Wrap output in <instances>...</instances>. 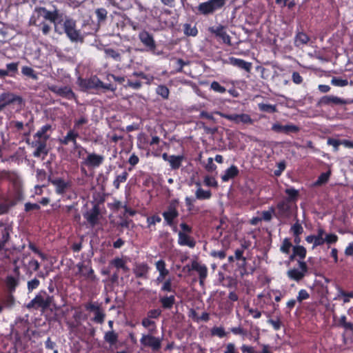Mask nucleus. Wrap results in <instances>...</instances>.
I'll list each match as a JSON object with an SVG mask.
<instances>
[{
  "mask_svg": "<svg viewBox=\"0 0 353 353\" xmlns=\"http://www.w3.org/2000/svg\"><path fill=\"white\" fill-rule=\"evenodd\" d=\"M299 264L301 271L297 269H292L288 270L287 272L289 278L296 281H301L307 272V266L305 262L299 261Z\"/></svg>",
  "mask_w": 353,
  "mask_h": 353,
  "instance_id": "17",
  "label": "nucleus"
},
{
  "mask_svg": "<svg viewBox=\"0 0 353 353\" xmlns=\"http://www.w3.org/2000/svg\"><path fill=\"white\" fill-rule=\"evenodd\" d=\"M178 205L179 202L176 200H174L170 203L167 210L163 213L165 221H173L178 216Z\"/></svg>",
  "mask_w": 353,
  "mask_h": 353,
  "instance_id": "20",
  "label": "nucleus"
},
{
  "mask_svg": "<svg viewBox=\"0 0 353 353\" xmlns=\"http://www.w3.org/2000/svg\"><path fill=\"white\" fill-rule=\"evenodd\" d=\"M19 62H11L7 63L6 69H0V79H4L7 77L14 78L18 74Z\"/></svg>",
  "mask_w": 353,
  "mask_h": 353,
  "instance_id": "19",
  "label": "nucleus"
},
{
  "mask_svg": "<svg viewBox=\"0 0 353 353\" xmlns=\"http://www.w3.org/2000/svg\"><path fill=\"white\" fill-rule=\"evenodd\" d=\"M292 203L283 199L278 203L276 205L277 213L281 218L287 217L291 210Z\"/></svg>",
  "mask_w": 353,
  "mask_h": 353,
  "instance_id": "21",
  "label": "nucleus"
},
{
  "mask_svg": "<svg viewBox=\"0 0 353 353\" xmlns=\"http://www.w3.org/2000/svg\"><path fill=\"white\" fill-rule=\"evenodd\" d=\"M184 33L187 36L195 37L198 34V30L196 26H192L189 23L184 25Z\"/></svg>",
  "mask_w": 353,
  "mask_h": 353,
  "instance_id": "47",
  "label": "nucleus"
},
{
  "mask_svg": "<svg viewBox=\"0 0 353 353\" xmlns=\"http://www.w3.org/2000/svg\"><path fill=\"white\" fill-rule=\"evenodd\" d=\"M21 73L23 76L29 77L33 80L38 79V75L37 72L31 68L27 65L21 68Z\"/></svg>",
  "mask_w": 353,
  "mask_h": 353,
  "instance_id": "38",
  "label": "nucleus"
},
{
  "mask_svg": "<svg viewBox=\"0 0 353 353\" xmlns=\"http://www.w3.org/2000/svg\"><path fill=\"white\" fill-rule=\"evenodd\" d=\"M19 200V197L17 198H10L7 197L4 199V201L0 203V214H5L8 212V210L15 205L17 201Z\"/></svg>",
  "mask_w": 353,
  "mask_h": 353,
  "instance_id": "26",
  "label": "nucleus"
},
{
  "mask_svg": "<svg viewBox=\"0 0 353 353\" xmlns=\"http://www.w3.org/2000/svg\"><path fill=\"white\" fill-rule=\"evenodd\" d=\"M159 301L164 309H170L175 303V298L173 295L170 296H163L160 298Z\"/></svg>",
  "mask_w": 353,
  "mask_h": 353,
  "instance_id": "35",
  "label": "nucleus"
},
{
  "mask_svg": "<svg viewBox=\"0 0 353 353\" xmlns=\"http://www.w3.org/2000/svg\"><path fill=\"white\" fill-rule=\"evenodd\" d=\"M218 114L221 117L224 118L230 121H232L237 125H252L254 123V120L248 114H228L219 112H218Z\"/></svg>",
  "mask_w": 353,
  "mask_h": 353,
  "instance_id": "7",
  "label": "nucleus"
},
{
  "mask_svg": "<svg viewBox=\"0 0 353 353\" xmlns=\"http://www.w3.org/2000/svg\"><path fill=\"white\" fill-rule=\"evenodd\" d=\"M140 343L143 346L150 347L153 351H159L161 347V340L150 334H143Z\"/></svg>",
  "mask_w": 353,
  "mask_h": 353,
  "instance_id": "12",
  "label": "nucleus"
},
{
  "mask_svg": "<svg viewBox=\"0 0 353 353\" xmlns=\"http://www.w3.org/2000/svg\"><path fill=\"white\" fill-rule=\"evenodd\" d=\"M291 247L292 243H290V241L288 239H285L281 247V250L285 254H288L290 252V249Z\"/></svg>",
  "mask_w": 353,
  "mask_h": 353,
  "instance_id": "63",
  "label": "nucleus"
},
{
  "mask_svg": "<svg viewBox=\"0 0 353 353\" xmlns=\"http://www.w3.org/2000/svg\"><path fill=\"white\" fill-rule=\"evenodd\" d=\"M59 17V12L57 9L50 11L44 7H36L30 19V26H34L41 30L44 35H48L50 30V25L47 22L56 24Z\"/></svg>",
  "mask_w": 353,
  "mask_h": 353,
  "instance_id": "1",
  "label": "nucleus"
},
{
  "mask_svg": "<svg viewBox=\"0 0 353 353\" xmlns=\"http://www.w3.org/2000/svg\"><path fill=\"white\" fill-rule=\"evenodd\" d=\"M88 123V118L82 115L79 119H77L74 121V126L73 128L78 131L80 129L81 126L83 125H85Z\"/></svg>",
  "mask_w": 353,
  "mask_h": 353,
  "instance_id": "45",
  "label": "nucleus"
},
{
  "mask_svg": "<svg viewBox=\"0 0 353 353\" xmlns=\"http://www.w3.org/2000/svg\"><path fill=\"white\" fill-rule=\"evenodd\" d=\"M277 169L274 171V174L276 176H279L286 168V163L285 161L279 162L276 165Z\"/></svg>",
  "mask_w": 353,
  "mask_h": 353,
  "instance_id": "55",
  "label": "nucleus"
},
{
  "mask_svg": "<svg viewBox=\"0 0 353 353\" xmlns=\"http://www.w3.org/2000/svg\"><path fill=\"white\" fill-rule=\"evenodd\" d=\"M95 14L97 15L98 21L102 22L106 19L108 12L105 8H97L95 10Z\"/></svg>",
  "mask_w": 353,
  "mask_h": 353,
  "instance_id": "48",
  "label": "nucleus"
},
{
  "mask_svg": "<svg viewBox=\"0 0 353 353\" xmlns=\"http://www.w3.org/2000/svg\"><path fill=\"white\" fill-rule=\"evenodd\" d=\"M49 90L54 94L68 100L76 99L77 96L70 86L59 87L56 85L49 86Z\"/></svg>",
  "mask_w": 353,
  "mask_h": 353,
  "instance_id": "11",
  "label": "nucleus"
},
{
  "mask_svg": "<svg viewBox=\"0 0 353 353\" xmlns=\"http://www.w3.org/2000/svg\"><path fill=\"white\" fill-rule=\"evenodd\" d=\"M210 88L215 92L220 94H223L226 92V88L216 81H214L211 83Z\"/></svg>",
  "mask_w": 353,
  "mask_h": 353,
  "instance_id": "49",
  "label": "nucleus"
},
{
  "mask_svg": "<svg viewBox=\"0 0 353 353\" xmlns=\"http://www.w3.org/2000/svg\"><path fill=\"white\" fill-rule=\"evenodd\" d=\"M138 37L147 51L154 52L157 48V44L152 34L143 30L139 32Z\"/></svg>",
  "mask_w": 353,
  "mask_h": 353,
  "instance_id": "9",
  "label": "nucleus"
},
{
  "mask_svg": "<svg viewBox=\"0 0 353 353\" xmlns=\"http://www.w3.org/2000/svg\"><path fill=\"white\" fill-rule=\"evenodd\" d=\"M178 243L181 245H187L190 248H194L196 245V242L190 236V233L179 232Z\"/></svg>",
  "mask_w": 353,
  "mask_h": 353,
  "instance_id": "27",
  "label": "nucleus"
},
{
  "mask_svg": "<svg viewBox=\"0 0 353 353\" xmlns=\"http://www.w3.org/2000/svg\"><path fill=\"white\" fill-rule=\"evenodd\" d=\"M285 192L288 195V197L285 199V200L291 203L297 201L299 196V192L297 190H295L293 188H287L285 189Z\"/></svg>",
  "mask_w": 353,
  "mask_h": 353,
  "instance_id": "33",
  "label": "nucleus"
},
{
  "mask_svg": "<svg viewBox=\"0 0 353 353\" xmlns=\"http://www.w3.org/2000/svg\"><path fill=\"white\" fill-rule=\"evenodd\" d=\"M149 266L146 263H136L133 268V272L137 278L148 277Z\"/></svg>",
  "mask_w": 353,
  "mask_h": 353,
  "instance_id": "23",
  "label": "nucleus"
},
{
  "mask_svg": "<svg viewBox=\"0 0 353 353\" xmlns=\"http://www.w3.org/2000/svg\"><path fill=\"white\" fill-rule=\"evenodd\" d=\"M104 52L108 57H110L115 61L121 60V54L117 50L112 48H106Z\"/></svg>",
  "mask_w": 353,
  "mask_h": 353,
  "instance_id": "46",
  "label": "nucleus"
},
{
  "mask_svg": "<svg viewBox=\"0 0 353 353\" xmlns=\"http://www.w3.org/2000/svg\"><path fill=\"white\" fill-rule=\"evenodd\" d=\"M49 181L55 188V192L59 195H63L71 188V181H65L63 178L56 177L51 179L49 177Z\"/></svg>",
  "mask_w": 353,
  "mask_h": 353,
  "instance_id": "10",
  "label": "nucleus"
},
{
  "mask_svg": "<svg viewBox=\"0 0 353 353\" xmlns=\"http://www.w3.org/2000/svg\"><path fill=\"white\" fill-rule=\"evenodd\" d=\"M210 33L214 34L216 38L221 39L224 43L231 45V38L225 31V27L223 25L212 26L208 28Z\"/></svg>",
  "mask_w": 353,
  "mask_h": 353,
  "instance_id": "13",
  "label": "nucleus"
},
{
  "mask_svg": "<svg viewBox=\"0 0 353 353\" xmlns=\"http://www.w3.org/2000/svg\"><path fill=\"white\" fill-rule=\"evenodd\" d=\"M310 41L309 36L303 32H298L295 36V46L299 47L307 44Z\"/></svg>",
  "mask_w": 353,
  "mask_h": 353,
  "instance_id": "34",
  "label": "nucleus"
},
{
  "mask_svg": "<svg viewBox=\"0 0 353 353\" xmlns=\"http://www.w3.org/2000/svg\"><path fill=\"white\" fill-rule=\"evenodd\" d=\"M258 106L259 110L261 112L268 113H274L277 112L276 106L275 105L261 103L258 104Z\"/></svg>",
  "mask_w": 353,
  "mask_h": 353,
  "instance_id": "44",
  "label": "nucleus"
},
{
  "mask_svg": "<svg viewBox=\"0 0 353 353\" xmlns=\"http://www.w3.org/2000/svg\"><path fill=\"white\" fill-rule=\"evenodd\" d=\"M63 28L60 30L58 27V24H55L54 30L59 34L65 33L67 37L72 42H83V36L81 34V30L77 28L76 21L70 18H66L63 21Z\"/></svg>",
  "mask_w": 353,
  "mask_h": 353,
  "instance_id": "2",
  "label": "nucleus"
},
{
  "mask_svg": "<svg viewBox=\"0 0 353 353\" xmlns=\"http://www.w3.org/2000/svg\"><path fill=\"white\" fill-rule=\"evenodd\" d=\"M10 228L1 223L0 225V241L6 243L10 238Z\"/></svg>",
  "mask_w": 353,
  "mask_h": 353,
  "instance_id": "42",
  "label": "nucleus"
},
{
  "mask_svg": "<svg viewBox=\"0 0 353 353\" xmlns=\"http://www.w3.org/2000/svg\"><path fill=\"white\" fill-rule=\"evenodd\" d=\"M79 137V133L77 130L72 128L68 131L66 135L59 140L61 144L67 145L70 143L75 142V140Z\"/></svg>",
  "mask_w": 353,
  "mask_h": 353,
  "instance_id": "24",
  "label": "nucleus"
},
{
  "mask_svg": "<svg viewBox=\"0 0 353 353\" xmlns=\"http://www.w3.org/2000/svg\"><path fill=\"white\" fill-rule=\"evenodd\" d=\"M14 296L10 294H8L3 300V305L6 307H10L14 305Z\"/></svg>",
  "mask_w": 353,
  "mask_h": 353,
  "instance_id": "60",
  "label": "nucleus"
},
{
  "mask_svg": "<svg viewBox=\"0 0 353 353\" xmlns=\"http://www.w3.org/2000/svg\"><path fill=\"white\" fill-rule=\"evenodd\" d=\"M105 316V314L100 308L94 312V317L93 318V321L96 323L102 324L104 321Z\"/></svg>",
  "mask_w": 353,
  "mask_h": 353,
  "instance_id": "54",
  "label": "nucleus"
},
{
  "mask_svg": "<svg viewBox=\"0 0 353 353\" xmlns=\"http://www.w3.org/2000/svg\"><path fill=\"white\" fill-rule=\"evenodd\" d=\"M156 268L159 272V275L157 279V282L161 283L169 274V271L165 268V263L163 260L158 261L156 263Z\"/></svg>",
  "mask_w": 353,
  "mask_h": 353,
  "instance_id": "28",
  "label": "nucleus"
},
{
  "mask_svg": "<svg viewBox=\"0 0 353 353\" xmlns=\"http://www.w3.org/2000/svg\"><path fill=\"white\" fill-rule=\"evenodd\" d=\"M52 130V126L51 124L47 123L43 125L34 135V138H41L46 141H48L50 137V134H48V132Z\"/></svg>",
  "mask_w": 353,
  "mask_h": 353,
  "instance_id": "29",
  "label": "nucleus"
},
{
  "mask_svg": "<svg viewBox=\"0 0 353 353\" xmlns=\"http://www.w3.org/2000/svg\"><path fill=\"white\" fill-rule=\"evenodd\" d=\"M230 63L234 66H236L240 69H243L248 72H250L252 70V63L245 61L243 59L236 58V57H230Z\"/></svg>",
  "mask_w": 353,
  "mask_h": 353,
  "instance_id": "22",
  "label": "nucleus"
},
{
  "mask_svg": "<svg viewBox=\"0 0 353 353\" xmlns=\"http://www.w3.org/2000/svg\"><path fill=\"white\" fill-rule=\"evenodd\" d=\"M331 83L334 86L344 87L348 85V81L339 77H333Z\"/></svg>",
  "mask_w": 353,
  "mask_h": 353,
  "instance_id": "52",
  "label": "nucleus"
},
{
  "mask_svg": "<svg viewBox=\"0 0 353 353\" xmlns=\"http://www.w3.org/2000/svg\"><path fill=\"white\" fill-rule=\"evenodd\" d=\"M119 334L114 331H108L104 334V341L108 343L110 346L114 345L118 342Z\"/></svg>",
  "mask_w": 353,
  "mask_h": 353,
  "instance_id": "32",
  "label": "nucleus"
},
{
  "mask_svg": "<svg viewBox=\"0 0 353 353\" xmlns=\"http://www.w3.org/2000/svg\"><path fill=\"white\" fill-rule=\"evenodd\" d=\"M331 175V171L328 170L325 172H322L318 177L317 180L314 182V185L321 186L325 184L328 181Z\"/></svg>",
  "mask_w": 353,
  "mask_h": 353,
  "instance_id": "40",
  "label": "nucleus"
},
{
  "mask_svg": "<svg viewBox=\"0 0 353 353\" xmlns=\"http://www.w3.org/2000/svg\"><path fill=\"white\" fill-rule=\"evenodd\" d=\"M196 199L199 200L209 199L212 196L210 190H204L201 188H199L195 192Z\"/></svg>",
  "mask_w": 353,
  "mask_h": 353,
  "instance_id": "39",
  "label": "nucleus"
},
{
  "mask_svg": "<svg viewBox=\"0 0 353 353\" xmlns=\"http://www.w3.org/2000/svg\"><path fill=\"white\" fill-rule=\"evenodd\" d=\"M353 103V99H342L334 95H325L320 98L317 105L319 106H338Z\"/></svg>",
  "mask_w": 353,
  "mask_h": 353,
  "instance_id": "6",
  "label": "nucleus"
},
{
  "mask_svg": "<svg viewBox=\"0 0 353 353\" xmlns=\"http://www.w3.org/2000/svg\"><path fill=\"white\" fill-rule=\"evenodd\" d=\"M184 155H171L169 161V164L172 170H176L180 168L182 165V162L184 161Z\"/></svg>",
  "mask_w": 353,
  "mask_h": 353,
  "instance_id": "31",
  "label": "nucleus"
},
{
  "mask_svg": "<svg viewBox=\"0 0 353 353\" xmlns=\"http://www.w3.org/2000/svg\"><path fill=\"white\" fill-rule=\"evenodd\" d=\"M53 301L54 297L52 296L47 295L46 297H45L42 294V292H41L27 304L26 307L29 310H38L41 308L42 311H45L52 304Z\"/></svg>",
  "mask_w": 353,
  "mask_h": 353,
  "instance_id": "5",
  "label": "nucleus"
},
{
  "mask_svg": "<svg viewBox=\"0 0 353 353\" xmlns=\"http://www.w3.org/2000/svg\"><path fill=\"white\" fill-rule=\"evenodd\" d=\"M125 262L121 258H115L110 261V264L114 265L116 268L120 269L123 268Z\"/></svg>",
  "mask_w": 353,
  "mask_h": 353,
  "instance_id": "62",
  "label": "nucleus"
},
{
  "mask_svg": "<svg viewBox=\"0 0 353 353\" xmlns=\"http://www.w3.org/2000/svg\"><path fill=\"white\" fill-rule=\"evenodd\" d=\"M204 183L205 185L209 186V187L216 188L218 186V183L216 181V179L213 177H210L208 176L205 177Z\"/></svg>",
  "mask_w": 353,
  "mask_h": 353,
  "instance_id": "61",
  "label": "nucleus"
},
{
  "mask_svg": "<svg viewBox=\"0 0 353 353\" xmlns=\"http://www.w3.org/2000/svg\"><path fill=\"white\" fill-rule=\"evenodd\" d=\"M128 177V173L126 171L123 172L121 174L117 175L113 181L114 187L118 190L120 188V184L126 181Z\"/></svg>",
  "mask_w": 353,
  "mask_h": 353,
  "instance_id": "41",
  "label": "nucleus"
},
{
  "mask_svg": "<svg viewBox=\"0 0 353 353\" xmlns=\"http://www.w3.org/2000/svg\"><path fill=\"white\" fill-rule=\"evenodd\" d=\"M291 230L292 231L294 236H299L303 232V227L298 223L296 222L291 228Z\"/></svg>",
  "mask_w": 353,
  "mask_h": 353,
  "instance_id": "57",
  "label": "nucleus"
},
{
  "mask_svg": "<svg viewBox=\"0 0 353 353\" xmlns=\"http://www.w3.org/2000/svg\"><path fill=\"white\" fill-rule=\"evenodd\" d=\"M109 205L110 208L113 210L114 212L121 216L122 215V216H121V218L123 219L122 221H125L124 219L134 216L137 212L136 210L119 201H114L112 203L109 204Z\"/></svg>",
  "mask_w": 353,
  "mask_h": 353,
  "instance_id": "8",
  "label": "nucleus"
},
{
  "mask_svg": "<svg viewBox=\"0 0 353 353\" xmlns=\"http://www.w3.org/2000/svg\"><path fill=\"white\" fill-rule=\"evenodd\" d=\"M104 161V157L102 155L96 153H89L82 163L88 167L98 168Z\"/></svg>",
  "mask_w": 353,
  "mask_h": 353,
  "instance_id": "18",
  "label": "nucleus"
},
{
  "mask_svg": "<svg viewBox=\"0 0 353 353\" xmlns=\"http://www.w3.org/2000/svg\"><path fill=\"white\" fill-rule=\"evenodd\" d=\"M271 130L276 133H283L285 134H296L300 131V128L292 123L283 125L280 123H274Z\"/></svg>",
  "mask_w": 353,
  "mask_h": 353,
  "instance_id": "15",
  "label": "nucleus"
},
{
  "mask_svg": "<svg viewBox=\"0 0 353 353\" xmlns=\"http://www.w3.org/2000/svg\"><path fill=\"white\" fill-rule=\"evenodd\" d=\"M273 212V210L263 211L262 212V217H253L250 221H262V219H263L264 221H270L272 219Z\"/></svg>",
  "mask_w": 353,
  "mask_h": 353,
  "instance_id": "53",
  "label": "nucleus"
},
{
  "mask_svg": "<svg viewBox=\"0 0 353 353\" xmlns=\"http://www.w3.org/2000/svg\"><path fill=\"white\" fill-rule=\"evenodd\" d=\"M294 255L299 256L301 259H303L306 255V250L304 247L296 245L293 248Z\"/></svg>",
  "mask_w": 353,
  "mask_h": 353,
  "instance_id": "50",
  "label": "nucleus"
},
{
  "mask_svg": "<svg viewBox=\"0 0 353 353\" xmlns=\"http://www.w3.org/2000/svg\"><path fill=\"white\" fill-rule=\"evenodd\" d=\"M48 150H46V145L35 148V150L33 152L34 157H40L41 154L46 155Z\"/></svg>",
  "mask_w": 353,
  "mask_h": 353,
  "instance_id": "56",
  "label": "nucleus"
},
{
  "mask_svg": "<svg viewBox=\"0 0 353 353\" xmlns=\"http://www.w3.org/2000/svg\"><path fill=\"white\" fill-rule=\"evenodd\" d=\"M127 85L132 89L139 90L141 88L142 83L139 80L132 81V79H128Z\"/></svg>",
  "mask_w": 353,
  "mask_h": 353,
  "instance_id": "59",
  "label": "nucleus"
},
{
  "mask_svg": "<svg viewBox=\"0 0 353 353\" xmlns=\"http://www.w3.org/2000/svg\"><path fill=\"white\" fill-rule=\"evenodd\" d=\"M228 0H208L199 4L197 10L199 14L203 15L212 14L216 11L221 10L226 3Z\"/></svg>",
  "mask_w": 353,
  "mask_h": 353,
  "instance_id": "4",
  "label": "nucleus"
},
{
  "mask_svg": "<svg viewBox=\"0 0 353 353\" xmlns=\"http://www.w3.org/2000/svg\"><path fill=\"white\" fill-rule=\"evenodd\" d=\"M212 334L213 335H216L219 337H224L226 336V332L225 330L222 327H216L212 330Z\"/></svg>",
  "mask_w": 353,
  "mask_h": 353,
  "instance_id": "64",
  "label": "nucleus"
},
{
  "mask_svg": "<svg viewBox=\"0 0 353 353\" xmlns=\"http://www.w3.org/2000/svg\"><path fill=\"white\" fill-rule=\"evenodd\" d=\"M77 267L79 268V273L81 274L82 276H85V278L90 279L92 280L95 279L94 270L90 266L79 263L77 265Z\"/></svg>",
  "mask_w": 353,
  "mask_h": 353,
  "instance_id": "30",
  "label": "nucleus"
},
{
  "mask_svg": "<svg viewBox=\"0 0 353 353\" xmlns=\"http://www.w3.org/2000/svg\"><path fill=\"white\" fill-rule=\"evenodd\" d=\"M78 81L79 86L84 90H99V85H102V81L97 76L89 79L79 78Z\"/></svg>",
  "mask_w": 353,
  "mask_h": 353,
  "instance_id": "14",
  "label": "nucleus"
},
{
  "mask_svg": "<svg viewBox=\"0 0 353 353\" xmlns=\"http://www.w3.org/2000/svg\"><path fill=\"white\" fill-rule=\"evenodd\" d=\"M39 281L36 278L29 281L27 283L28 291L32 292L33 290L37 288L38 286L39 285Z\"/></svg>",
  "mask_w": 353,
  "mask_h": 353,
  "instance_id": "58",
  "label": "nucleus"
},
{
  "mask_svg": "<svg viewBox=\"0 0 353 353\" xmlns=\"http://www.w3.org/2000/svg\"><path fill=\"white\" fill-rule=\"evenodd\" d=\"M239 174V170L235 165H232L230 168L225 170L224 174L221 176V180L223 182H227L230 179L236 177Z\"/></svg>",
  "mask_w": 353,
  "mask_h": 353,
  "instance_id": "25",
  "label": "nucleus"
},
{
  "mask_svg": "<svg viewBox=\"0 0 353 353\" xmlns=\"http://www.w3.org/2000/svg\"><path fill=\"white\" fill-rule=\"evenodd\" d=\"M23 99L13 92H5L0 94V112L7 107H12L17 110H21L23 105Z\"/></svg>",
  "mask_w": 353,
  "mask_h": 353,
  "instance_id": "3",
  "label": "nucleus"
},
{
  "mask_svg": "<svg viewBox=\"0 0 353 353\" xmlns=\"http://www.w3.org/2000/svg\"><path fill=\"white\" fill-rule=\"evenodd\" d=\"M6 284L10 293H12L15 290L16 287L18 285L19 279L12 276H8L6 277Z\"/></svg>",
  "mask_w": 353,
  "mask_h": 353,
  "instance_id": "36",
  "label": "nucleus"
},
{
  "mask_svg": "<svg viewBox=\"0 0 353 353\" xmlns=\"http://www.w3.org/2000/svg\"><path fill=\"white\" fill-rule=\"evenodd\" d=\"M325 235V232L322 229H319L318 231V234L315 236V241H314V246H318L323 245L325 243V237L323 236Z\"/></svg>",
  "mask_w": 353,
  "mask_h": 353,
  "instance_id": "51",
  "label": "nucleus"
},
{
  "mask_svg": "<svg viewBox=\"0 0 353 353\" xmlns=\"http://www.w3.org/2000/svg\"><path fill=\"white\" fill-rule=\"evenodd\" d=\"M155 92L157 94L160 96L163 99H168L170 95V90L166 85H159L157 87Z\"/></svg>",
  "mask_w": 353,
  "mask_h": 353,
  "instance_id": "37",
  "label": "nucleus"
},
{
  "mask_svg": "<svg viewBox=\"0 0 353 353\" xmlns=\"http://www.w3.org/2000/svg\"><path fill=\"white\" fill-rule=\"evenodd\" d=\"M194 270L199 276V284L203 287L205 285V280L208 276V268L205 265L201 264L196 261H193L191 264V268H189V271Z\"/></svg>",
  "mask_w": 353,
  "mask_h": 353,
  "instance_id": "16",
  "label": "nucleus"
},
{
  "mask_svg": "<svg viewBox=\"0 0 353 353\" xmlns=\"http://www.w3.org/2000/svg\"><path fill=\"white\" fill-rule=\"evenodd\" d=\"M99 212V206L94 205L90 212H87V221H97Z\"/></svg>",
  "mask_w": 353,
  "mask_h": 353,
  "instance_id": "43",
  "label": "nucleus"
}]
</instances>
